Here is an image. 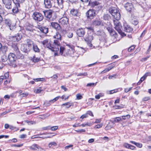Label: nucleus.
I'll return each mask as SVG.
<instances>
[{
    "mask_svg": "<svg viewBox=\"0 0 151 151\" xmlns=\"http://www.w3.org/2000/svg\"><path fill=\"white\" fill-rule=\"evenodd\" d=\"M87 73H80L77 75V76H87Z\"/></svg>",
    "mask_w": 151,
    "mask_h": 151,
    "instance_id": "52",
    "label": "nucleus"
},
{
    "mask_svg": "<svg viewBox=\"0 0 151 151\" xmlns=\"http://www.w3.org/2000/svg\"><path fill=\"white\" fill-rule=\"evenodd\" d=\"M45 16L46 17L48 18L49 20H51V17L54 12L52 10H48L44 12Z\"/></svg>",
    "mask_w": 151,
    "mask_h": 151,
    "instance_id": "8",
    "label": "nucleus"
},
{
    "mask_svg": "<svg viewBox=\"0 0 151 151\" xmlns=\"http://www.w3.org/2000/svg\"><path fill=\"white\" fill-rule=\"evenodd\" d=\"M39 135H34L32 136L31 138L32 139H35V138H42L43 139L46 138H47L49 137H40L39 136Z\"/></svg>",
    "mask_w": 151,
    "mask_h": 151,
    "instance_id": "40",
    "label": "nucleus"
},
{
    "mask_svg": "<svg viewBox=\"0 0 151 151\" xmlns=\"http://www.w3.org/2000/svg\"><path fill=\"white\" fill-rule=\"evenodd\" d=\"M21 49L24 52L27 53L29 52L31 49L26 44H23L22 45Z\"/></svg>",
    "mask_w": 151,
    "mask_h": 151,
    "instance_id": "18",
    "label": "nucleus"
},
{
    "mask_svg": "<svg viewBox=\"0 0 151 151\" xmlns=\"http://www.w3.org/2000/svg\"><path fill=\"white\" fill-rule=\"evenodd\" d=\"M108 11L115 19L113 20L115 29L122 36H124V34L122 32L121 30L122 26L119 21V20L121 18V15L119 11L116 8L113 7L109 8Z\"/></svg>",
    "mask_w": 151,
    "mask_h": 151,
    "instance_id": "1",
    "label": "nucleus"
},
{
    "mask_svg": "<svg viewBox=\"0 0 151 151\" xmlns=\"http://www.w3.org/2000/svg\"><path fill=\"white\" fill-rule=\"evenodd\" d=\"M51 24L52 27L55 29H59L60 28V25L56 22H51Z\"/></svg>",
    "mask_w": 151,
    "mask_h": 151,
    "instance_id": "21",
    "label": "nucleus"
},
{
    "mask_svg": "<svg viewBox=\"0 0 151 151\" xmlns=\"http://www.w3.org/2000/svg\"><path fill=\"white\" fill-rule=\"evenodd\" d=\"M5 13V11L4 9L2 8L1 6L0 5V14H4Z\"/></svg>",
    "mask_w": 151,
    "mask_h": 151,
    "instance_id": "44",
    "label": "nucleus"
},
{
    "mask_svg": "<svg viewBox=\"0 0 151 151\" xmlns=\"http://www.w3.org/2000/svg\"><path fill=\"white\" fill-rule=\"evenodd\" d=\"M101 24V22L97 20H95L93 22V24L95 26H99Z\"/></svg>",
    "mask_w": 151,
    "mask_h": 151,
    "instance_id": "32",
    "label": "nucleus"
},
{
    "mask_svg": "<svg viewBox=\"0 0 151 151\" xmlns=\"http://www.w3.org/2000/svg\"><path fill=\"white\" fill-rule=\"evenodd\" d=\"M72 104L70 102H67L63 104L62 106H66L67 108H69L71 106Z\"/></svg>",
    "mask_w": 151,
    "mask_h": 151,
    "instance_id": "36",
    "label": "nucleus"
},
{
    "mask_svg": "<svg viewBox=\"0 0 151 151\" xmlns=\"http://www.w3.org/2000/svg\"><path fill=\"white\" fill-rule=\"evenodd\" d=\"M34 44L33 42L29 40H27V44L26 45L29 47L30 49H32V45L33 46V45Z\"/></svg>",
    "mask_w": 151,
    "mask_h": 151,
    "instance_id": "27",
    "label": "nucleus"
},
{
    "mask_svg": "<svg viewBox=\"0 0 151 151\" xmlns=\"http://www.w3.org/2000/svg\"><path fill=\"white\" fill-rule=\"evenodd\" d=\"M86 14L88 18H92L95 15V11L93 9H90L86 13Z\"/></svg>",
    "mask_w": 151,
    "mask_h": 151,
    "instance_id": "9",
    "label": "nucleus"
},
{
    "mask_svg": "<svg viewBox=\"0 0 151 151\" xmlns=\"http://www.w3.org/2000/svg\"><path fill=\"white\" fill-rule=\"evenodd\" d=\"M24 122L27 123L28 125H29L34 124H36L35 122L32 121H29L28 120H26L24 121Z\"/></svg>",
    "mask_w": 151,
    "mask_h": 151,
    "instance_id": "34",
    "label": "nucleus"
},
{
    "mask_svg": "<svg viewBox=\"0 0 151 151\" xmlns=\"http://www.w3.org/2000/svg\"><path fill=\"white\" fill-rule=\"evenodd\" d=\"M132 89V87L129 88H125L124 89V91L126 93H127L130 91Z\"/></svg>",
    "mask_w": 151,
    "mask_h": 151,
    "instance_id": "58",
    "label": "nucleus"
},
{
    "mask_svg": "<svg viewBox=\"0 0 151 151\" xmlns=\"http://www.w3.org/2000/svg\"><path fill=\"white\" fill-rule=\"evenodd\" d=\"M101 121V119H96V121L95 122V123H100Z\"/></svg>",
    "mask_w": 151,
    "mask_h": 151,
    "instance_id": "64",
    "label": "nucleus"
},
{
    "mask_svg": "<svg viewBox=\"0 0 151 151\" xmlns=\"http://www.w3.org/2000/svg\"><path fill=\"white\" fill-rule=\"evenodd\" d=\"M43 78H38L34 79L35 81H42L44 80Z\"/></svg>",
    "mask_w": 151,
    "mask_h": 151,
    "instance_id": "57",
    "label": "nucleus"
},
{
    "mask_svg": "<svg viewBox=\"0 0 151 151\" xmlns=\"http://www.w3.org/2000/svg\"><path fill=\"white\" fill-rule=\"evenodd\" d=\"M76 131L77 132H78L79 133H81L82 132H85V130L84 129H79L78 130H76Z\"/></svg>",
    "mask_w": 151,
    "mask_h": 151,
    "instance_id": "51",
    "label": "nucleus"
},
{
    "mask_svg": "<svg viewBox=\"0 0 151 151\" xmlns=\"http://www.w3.org/2000/svg\"><path fill=\"white\" fill-rule=\"evenodd\" d=\"M57 145L56 143L55 142H52L50 143L48 145L49 147H52Z\"/></svg>",
    "mask_w": 151,
    "mask_h": 151,
    "instance_id": "38",
    "label": "nucleus"
},
{
    "mask_svg": "<svg viewBox=\"0 0 151 151\" xmlns=\"http://www.w3.org/2000/svg\"><path fill=\"white\" fill-rule=\"evenodd\" d=\"M12 47L16 53L18 52V51H19L17 45L16 43L13 44L12 45Z\"/></svg>",
    "mask_w": 151,
    "mask_h": 151,
    "instance_id": "28",
    "label": "nucleus"
},
{
    "mask_svg": "<svg viewBox=\"0 0 151 151\" xmlns=\"http://www.w3.org/2000/svg\"><path fill=\"white\" fill-rule=\"evenodd\" d=\"M15 4V6L12 9L13 12L14 13H17L18 12V7H20L19 3L18 2H16L14 0H13Z\"/></svg>",
    "mask_w": 151,
    "mask_h": 151,
    "instance_id": "16",
    "label": "nucleus"
},
{
    "mask_svg": "<svg viewBox=\"0 0 151 151\" xmlns=\"http://www.w3.org/2000/svg\"><path fill=\"white\" fill-rule=\"evenodd\" d=\"M37 28L40 30L41 32L43 33L47 34L48 32V29L47 27L40 25H38Z\"/></svg>",
    "mask_w": 151,
    "mask_h": 151,
    "instance_id": "19",
    "label": "nucleus"
},
{
    "mask_svg": "<svg viewBox=\"0 0 151 151\" xmlns=\"http://www.w3.org/2000/svg\"><path fill=\"white\" fill-rule=\"evenodd\" d=\"M88 117V115L87 114H85L83 115L80 117V118L83 119L84 118H86Z\"/></svg>",
    "mask_w": 151,
    "mask_h": 151,
    "instance_id": "53",
    "label": "nucleus"
},
{
    "mask_svg": "<svg viewBox=\"0 0 151 151\" xmlns=\"http://www.w3.org/2000/svg\"><path fill=\"white\" fill-rule=\"evenodd\" d=\"M109 71V69H108V68H106L105 69L102 71L101 72V73H104Z\"/></svg>",
    "mask_w": 151,
    "mask_h": 151,
    "instance_id": "62",
    "label": "nucleus"
},
{
    "mask_svg": "<svg viewBox=\"0 0 151 151\" xmlns=\"http://www.w3.org/2000/svg\"><path fill=\"white\" fill-rule=\"evenodd\" d=\"M55 0H44V4L45 7L47 8H50L55 2Z\"/></svg>",
    "mask_w": 151,
    "mask_h": 151,
    "instance_id": "5",
    "label": "nucleus"
},
{
    "mask_svg": "<svg viewBox=\"0 0 151 151\" xmlns=\"http://www.w3.org/2000/svg\"><path fill=\"white\" fill-rule=\"evenodd\" d=\"M121 120V118L120 117H117L116 118V119L114 120L116 122H118Z\"/></svg>",
    "mask_w": 151,
    "mask_h": 151,
    "instance_id": "61",
    "label": "nucleus"
},
{
    "mask_svg": "<svg viewBox=\"0 0 151 151\" xmlns=\"http://www.w3.org/2000/svg\"><path fill=\"white\" fill-rule=\"evenodd\" d=\"M3 3L6 8L11 9L12 8V0H2Z\"/></svg>",
    "mask_w": 151,
    "mask_h": 151,
    "instance_id": "6",
    "label": "nucleus"
},
{
    "mask_svg": "<svg viewBox=\"0 0 151 151\" xmlns=\"http://www.w3.org/2000/svg\"><path fill=\"white\" fill-rule=\"evenodd\" d=\"M151 76V73L150 72H147L144 75V77H145L146 78L148 76Z\"/></svg>",
    "mask_w": 151,
    "mask_h": 151,
    "instance_id": "55",
    "label": "nucleus"
},
{
    "mask_svg": "<svg viewBox=\"0 0 151 151\" xmlns=\"http://www.w3.org/2000/svg\"><path fill=\"white\" fill-rule=\"evenodd\" d=\"M42 91V90H41L40 88L38 89L35 90V93H40Z\"/></svg>",
    "mask_w": 151,
    "mask_h": 151,
    "instance_id": "54",
    "label": "nucleus"
},
{
    "mask_svg": "<svg viewBox=\"0 0 151 151\" xmlns=\"http://www.w3.org/2000/svg\"><path fill=\"white\" fill-rule=\"evenodd\" d=\"M16 53L17 58L18 59H23L24 58V56L23 54H21L20 52L19 51H18V52Z\"/></svg>",
    "mask_w": 151,
    "mask_h": 151,
    "instance_id": "29",
    "label": "nucleus"
},
{
    "mask_svg": "<svg viewBox=\"0 0 151 151\" xmlns=\"http://www.w3.org/2000/svg\"><path fill=\"white\" fill-rule=\"evenodd\" d=\"M53 38H54L57 39V40L59 42V40H61V36L60 33L58 32H56L55 33V35L53 36Z\"/></svg>",
    "mask_w": 151,
    "mask_h": 151,
    "instance_id": "22",
    "label": "nucleus"
},
{
    "mask_svg": "<svg viewBox=\"0 0 151 151\" xmlns=\"http://www.w3.org/2000/svg\"><path fill=\"white\" fill-rule=\"evenodd\" d=\"M70 14L73 16L76 17H79L81 15L80 12H79L77 10L72 9L70 11Z\"/></svg>",
    "mask_w": 151,
    "mask_h": 151,
    "instance_id": "17",
    "label": "nucleus"
},
{
    "mask_svg": "<svg viewBox=\"0 0 151 151\" xmlns=\"http://www.w3.org/2000/svg\"><path fill=\"white\" fill-rule=\"evenodd\" d=\"M103 19L106 20H108L111 19L110 15L108 14H104L103 16Z\"/></svg>",
    "mask_w": 151,
    "mask_h": 151,
    "instance_id": "33",
    "label": "nucleus"
},
{
    "mask_svg": "<svg viewBox=\"0 0 151 151\" xmlns=\"http://www.w3.org/2000/svg\"><path fill=\"white\" fill-rule=\"evenodd\" d=\"M135 145L137 147L141 148L142 146V144L139 143H136Z\"/></svg>",
    "mask_w": 151,
    "mask_h": 151,
    "instance_id": "59",
    "label": "nucleus"
},
{
    "mask_svg": "<svg viewBox=\"0 0 151 151\" xmlns=\"http://www.w3.org/2000/svg\"><path fill=\"white\" fill-rule=\"evenodd\" d=\"M30 59L33 62L36 63L38 62L40 60V58L36 57L35 55H34L32 57H31Z\"/></svg>",
    "mask_w": 151,
    "mask_h": 151,
    "instance_id": "26",
    "label": "nucleus"
},
{
    "mask_svg": "<svg viewBox=\"0 0 151 151\" xmlns=\"http://www.w3.org/2000/svg\"><path fill=\"white\" fill-rule=\"evenodd\" d=\"M112 127V126L110 124H108L105 127V129L106 130H108L110 129Z\"/></svg>",
    "mask_w": 151,
    "mask_h": 151,
    "instance_id": "47",
    "label": "nucleus"
},
{
    "mask_svg": "<svg viewBox=\"0 0 151 151\" xmlns=\"http://www.w3.org/2000/svg\"><path fill=\"white\" fill-rule=\"evenodd\" d=\"M8 58L10 62H13L15 61L17 59V57L15 54L12 53H10L8 55Z\"/></svg>",
    "mask_w": 151,
    "mask_h": 151,
    "instance_id": "14",
    "label": "nucleus"
},
{
    "mask_svg": "<svg viewBox=\"0 0 151 151\" xmlns=\"http://www.w3.org/2000/svg\"><path fill=\"white\" fill-rule=\"evenodd\" d=\"M126 9L129 12H130L133 9L132 4L131 3H127L124 6Z\"/></svg>",
    "mask_w": 151,
    "mask_h": 151,
    "instance_id": "20",
    "label": "nucleus"
},
{
    "mask_svg": "<svg viewBox=\"0 0 151 151\" xmlns=\"http://www.w3.org/2000/svg\"><path fill=\"white\" fill-rule=\"evenodd\" d=\"M99 4V3L97 1H95L93 2H91L90 1H89L88 5L92 7H94L97 6Z\"/></svg>",
    "mask_w": 151,
    "mask_h": 151,
    "instance_id": "25",
    "label": "nucleus"
},
{
    "mask_svg": "<svg viewBox=\"0 0 151 151\" xmlns=\"http://www.w3.org/2000/svg\"><path fill=\"white\" fill-rule=\"evenodd\" d=\"M107 29L111 35H114L116 33L110 27H107Z\"/></svg>",
    "mask_w": 151,
    "mask_h": 151,
    "instance_id": "30",
    "label": "nucleus"
},
{
    "mask_svg": "<svg viewBox=\"0 0 151 151\" xmlns=\"http://www.w3.org/2000/svg\"><path fill=\"white\" fill-rule=\"evenodd\" d=\"M59 23L63 26H66L69 23L68 19L66 17H63L59 20Z\"/></svg>",
    "mask_w": 151,
    "mask_h": 151,
    "instance_id": "7",
    "label": "nucleus"
},
{
    "mask_svg": "<svg viewBox=\"0 0 151 151\" xmlns=\"http://www.w3.org/2000/svg\"><path fill=\"white\" fill-rule=\"evenodd\" d=\"M67 35L68 38H71L73 36V34L72 32H67Z\"/></svg>",
    "mask_w": 151,
    "mask_h": 151,
    "instance_id": "41",
    "label": "nucleus"
},
{
    "mask_svg": "<svg viewBox=\"0 0 151 151\" xmlns=\"http://www.w3.org/2000/svg\"><path fill=\"white\" fill-rule=\"evenodd\" d=\"M131 22L132 24L134 25H137L139 23L137 19V17H132Z\"/></svg>",
    "mask_w": 151,
    "mask_h": 151,
    "instance_id": "23",
    "label": "nucleus"
},
{
    "mask_svg": "<svg viewBox=\"0 0 151 151\" xmlns=\"http://www.w3.org/2000/svg\"><path fill=\"white\" fill-rule=\"evenodd\" d=\"M26 30L27 31H29L30 32H33V29L31 27H30V26L27 27V28H26Z\"/></svg>",
    "mask_w": 151,
    "mask_h": 151,
    "instance_id": "48",
    "label": "nucleus"
},
{
    "mask_svg": "<svg viewBox=\"0 0 151 151\" xmlns=\"http://www.w3.org/2000/svg\"><path fill=\"white\" fill-rule=\"evenodd\" d=\"M67 46H68L71 49L67 50L65 51L66 55H67L71 56L72 55H73L74 53V47L73 45L69 44H67Z\"/></svg>",
    "mask_w": 151,
    "mask_h": 151,
    "instance_id": "4",
    "label": "nucleus"
},
{
    "mask_svg": "<svg viewBox=\"0 0 151 151\" xmlns=\"http://www.w3.org/2000/svg\"><path fill=\"white\" fill-rule=\"evenodd\" d=\"M122 119L123 120L128 119L130 117V115L128 114L126 116H122Z\"/></svg>",
    "mask_w": 151,
    "mask_h": 151,
    "instance_id": "42",
    "label": "nucleus"
},
{
    "mask_svg": "<svg viewBox=\"0 0 151 151\" xmlns=\"http://www.w3.org/2000/svg\"><path fill=\"white\" fill-rule=\"evenodd\" d=\"M103 125V124L101 123L99 124L96 125L95 127L94 128L96 129H99Z\"/></svg>",
    "mask_w": 151,
    "mask_h": 151,
    "instance_id": "46",
    "label": "nucleus"
},
{
    "mask_svg": "<svg viewBox=\"0 0 151 151\" xmlns=\"http://www.w3.org/2000/svg\"><path fill=\"white\" fill-rule=\"evenodd\" d=\"M104 96V95L102 93H99V94L96 95L95 96V98L96 99H99L100 97H102Z\"/></svg>",
    "mask_w": 151,
    "mask_h": 151,
    "instance_id": "37",
    "label": "nucleus"
},
{
    "mask_svg": "<svg viewBox=\"0 0 151 151\" xmlns=\"http://www.w3.org/2000/svg\"><path fill=\"white\" fill-rule=\"evenodd\" d=\"M57 2L59 5L60 7L61 8L63 7V0H56Z\"/></svg>",
    "mask_w": 151,
    "mask_h": 151,
    "instance_id": "35",
    "label": "nucleus"
},
{
    "mask_svg": "<svg viewBox=\"0 0 151 151\" xmlns=\"http://www.w3.org/2000/svg\"><path fill=\"white\" fill-rule=\"evenodd\" d=\"M134 47H135L134 45H132L128 49V50L129 52H131L134 49Z\"/></svg>",
    "mask_w": 151,
    "mask_h": 151,
    "instance_id": "49",
    "label": "nucleus"
},
{
    "mask_svg": "<svg viewBox=\"0 0 151 151\" xmlns=\"http://www.w3.org/2000/svg\"><path fill=\"white\" fill-rule=\"evenodd\" d=\"M58 128V126H53L50 128V129L52 131H55Z\"/></svg>",
    "mask_w": 151,
    "mask_h": 151,
    "instance_id": "50",
    "label": "nucleus"
},
{
    "mask_svg": "<svg viewBox=\"0 0 151 151\" xmlns=\"http://www.w3.org/2000/svg\"><path fill=\"white\" fill-rule=\"evenodd\" d=\"M85 31L84 29L82 28H79L76 30L77 35L80 37H82L85 33Z\"/></svg>",
    "mask_w": 151,
    "mask_h": 151,
    "instance_id": "12",
    "label": "nucleus"
},
{
    "mask_svg": "<svg viewBox=\"0 0 151 151\" xmlns=\"http://www.w3.org/2000/svg\"><path fill=\"white\" fill-rule=\"evenodd\" d=\"M123 29L124 31L128 32H131L133 30V28L126 22L124 23Z\"/></svg>",
    "mask_w": 151,
    "mask_h": 151,
    "instance_id": "10",
    "label": "nucleus"
},
{
    "mask_svg": "<svg viewBox=\"0 0 151 151\" xmlns=\"http://www.w3.org/2000/svg\"><path fill=\"white\" fill-rule=\"evenodd\" d=\"M40 43L53 51L57 52L59 50L58 46L60 45V42L57 40H54L52 45L50 44V41L48 39L41 41Z\"/></svg>",
    "mask_w": 151,
    "mask_h": 151,
    "instance_id": "2",
    "label": "nucleus"
},
{
    "mask_svg": "<svg viewBox=\"0 0 151 151\" xmlns=\"http://www.w3.org/2000/svg\"><path fill=\"white\" fill-rule=\"evenodd\" d=\"M60 47V53L61 55H62L63 54V51L65 50V48L63 47L60 46V44L58 46V47Z\"/></svg>",
    "mask_w": 151,
    "mask_h": 151,
    "instance_id": "39",
    "label": "nucleus"
},
{
    "mask_svg": "<svg viewBox=\"0 0 151 151\" xmlns=\"http://www.w3.org/2000/svg\"><path fill=\"white\" fill-rule=\"evenodd\" d=\"M2 50L5 52L7 50V47L6 46H3L2 47Z\"/></svg>",
    "mask_w": 151,
    "mask_h": 151,
    "instance_id": "60",
    "label": "nucleus"
},
{
    "mask_svg": "<svg viewBox=\"0 0 151 151\" xmlns=\"http://www.w3.org/2000/svg\"><path fill=\"white\" fill-rule=\"evenodd\" d=\"M150 99V98L149 97H145L142 99L143 101H147L149 100Z\"/></svg>",
    "mask_w": 151,
    "mask_h": 151,
    "instance_id": "56",
    "label": "nucleus"
},
{
    "mask_svg": "<svg viewBox=\"0 0 151 151\" xmlns=\"http://www.w3.org/2000/svg\"><path fill=\"white\" fill-rule=\"evenodd\" d=\"M93 39V37L91 35L89 36L88 37L84 39V40L86 42L87 45L90 47H92V45L91 43V42Z\"/></svg>",
    "mask_w": 151,
    "mask_h": 151,
    "instance_id": "15",
    "label": "nucleus"
},
{
    "mask_svg": "<svg viewBox=\"0 0 151 151\" xmlns=\"http://www.w3.org/2000/svg\"><path fill=\"white\" fill-rule=\"evenodd\" d=\"M10 127L11 126H9V125L7 124H5L4 125V127L6 129H7L8 128H9L10 129H11Z\"/></svg>",
    "mask_w": 151,
    "mask_h": 151,
    "instance_id": "63",
    "label": "nucleus"
},
{
    "mask_svg": "<svg viewBox=\"0 0 151 151\" xmlns=\"http://www.w3.org/2000/svg\"><path fill=\"white\" fill-rule=\"evenodd\" d=\"M32 49L35 52H40V50L38 48L37 46L35 44L33 45Z\"/></svg>",
    "mask_w": 151,
    "mask_h": 151,
    "instance_id": "31",
    "label": "nucleus"
},
{
    "mask_svg": "<svg viewBox=\"0 0 151 151\" xmlns=\"http://www.w3.org/2000/svg\"><path fill=\"white\" fill-rule=\"evenodd\" d=\"M39 146L36 144H33L32 146L29 147V149L33 150H36L38 149Z\"/></svg>",
    "mask_w": 151,
    "mask_h": 151,
    "instance_id": "24",
    "label": "nucleus"
},
{
    "mask_svg": "<svg viewBox=\"0 0 151 151\" xmlns=\"http://www.w3.org/2000/svg\"><path fill=\"white\" fill-rule=\"evenodd\" d=\"M22 37L21 34H17L14 36L11 37L12 40L14 42H17L21 40Z\"/></svg>",
    "mask_w": 151,
    "mask_h": 151,
    "instance_id": "13",
    "label": "nucleus"
},
{
    "mask_svg": "<svg viewBox=\"0 0 151 151\" xmlns=\"http://www.w3.org/2000/svg\"><path fill=\"white\" fill-rule=\"evenodd\" d=\"M60 97V96H58L55 98L53 99L50 101L49 102H54L57 101Z\"/></svg>",
    "mask_w": 151,
    "mask_h": 151,
    "instance_id": "45",
    "label": "nucleus"
},
{
    "mask_svg": "<svg viewBox=\"0 0 151 151\" xmlns=\"http://www.w3.org/2000/svg\"><path fill=\"white\" fill-rule=\"evenodd\" d=\"M76 99L77 100H80L81 99L83 98L82 96L80 93L77 94L76 95Z\"/></svg>",
    "mask_w": 151,
    "mask_h": 151,
    "instance_id": "43",
    "label": "nucleus"
},
{
    "mask_svg": "<svg viewBox=\"0 0 151 151\" xmlns=\"http://www.w3.org/2000/svg\"><path fill=\"white\" fill-rule=\"evenodd\" d=\"M33 17L35 20L38 22L42 21L44 18L43 15L41 13L37 12L33 13Z\"/></svg>",
    "mask_w": 151,
    "mask_h": 151,
    "instance_id": "3",
    "label": "nucleus"
},
{
    "mask_svg": "<svg viewBox=\"0 0 151 151\" xmlns=\"http://www.w3.org/2000/svg\"><path fill=\"white\" fill-rule=\"evenodd\" d=\"M5 23L9 27L10 30H13L16 28L15 24H12V22L10 20H6Z\"/></svg>",
    "mask_w": 151,
    "mask_h": 151,
    "instance_id": "11",
    "label": "nucleus"
}]
</instances>
